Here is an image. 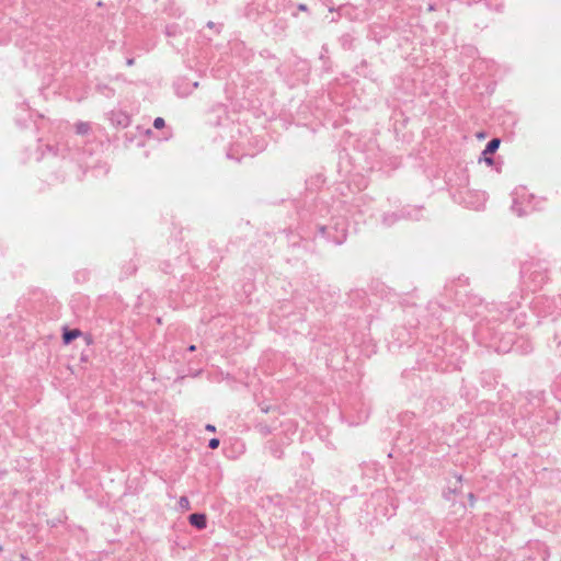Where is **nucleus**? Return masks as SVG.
Listing matches in <instances>:
<instances>
[{"label":"nucleus","instance_id":"1","mask_svg":"<svg viewBox=\"0 0 561 561\" xmlns=\"http://www.w3.org/2000/svg\"><path fill=\"white\" fill-rule=\"evenodd\" d=\"M190 524L198 529H204L207 525V518L205 514L194 513L188 517Z\"/></svg>","mask_w":561,"mask_h":561},{"label":"nucleus","instance_id":"2","mask_svg":"<svg viewBox=\"0 0 561 561\" xmlns=\"http://www.w3.org/2000/svg\"><path fill=\"white\" fill-rule=\"evenodd\" d=\"M82 332L79 329L65 330L62 334V341L66 345L72 342L75 339L80 337Z\"/></svg>","mask_w":561,"mask_h":561},{"label":"nucleus","instance_id":"3","mask_svg":"<svg viewBox=\"0 0 561 561\" xmlns=\"http://www.w3.org/2000/svg\"><path fill=\"white\" fill-rule=\"evenodd\" d=\"M500 139L497 138H494L492 139L485 147V149L483 150V154L486 156V154H491V153H494L497 148L500 147Z\"/></svg>","mask_w":561,"mask_h":561},{"label":"nucleus","instance_id":"4","mask_svg":"<svg viewBox=\"0 0 561 561\" xmlns=\"http://www.w3.org/2000/svg\"><path fill=\"white\" fill-rule=\"evenodd\" d=\"M178 508L181 512H187L191 510V502L186 496H181L178 501Z\"/></svg>","mask_w":561,"mask_h":561},{"label":"nucleus","instance_id":"5","mask_svg":"<svg viewBox=\"0 0 561 561\" xmlns=\"http://www.w3.org/2000/svg\"><path fill=\"white\" fill-rule=\"evenodd\" d=\"M90 129V126L88 123H79L76 125L77 134L79 135H85Z\"/></svg>","mask_w":561,"mask_h":561},{"label":"nucleus","instance_id":"6","mask_svg":"<svg viewBox=\"0 0 561 561\" xmlns=\"http://www.w3.org/2000/svg\"><path fill=\"white\" fill-rule=\"evenodd\" d=\"M165 125L164 119L162 117H157L153 122V126L158 129L163 128Z\"/></svg>","mask_w":561,"mask_h":561},{"label":"nucleus","instance_id":"7","mask_svg":"<svg viewBox=\"0 0 561 561\" xmlns=\"http://www.w3.org/2000/svg\"><path fill=\"white\" fill-rule=\"evenodd\" d=\"M218 446H219V439H217V438H211V439L209 440V447H210L211 449H216Z\"/></svg>","mask_w":561,"mask_h":561},{"label":"nucleus","instance_id":"8","mask_svg":"<svg viewBox=\"0 0 561 561\" xmlns=\"http://www.w3.org/2000/svg\"><path fill=\"white\" fill-rule=\"evenodd\" d=\"M87 345H91L93 343V339L90 334L84 336Z\"/></svg>","mask_w":561,"mask_h":561},{"label":"nucleus","instance_id":"9","mask_svg":"<svg viewBox=\"0 0 561 561\" xmlns=\"http://www.w3.org/2000/svg\"><path fill=\"white\" fill-rule=\"evenodd\" d=\"M484 161H485V163H486L488 165H493V162H494L492 158H489V157H486V156L484 157Z\"/></svg>","mask_w":561,"mask_h":561},{"label":"nucleus","instance_id":"10","mask_svg":"<svg viewBox=\"0 0 561 561\" xmlns=\"http://www.w3.org/2000/svg\"><path fill=\"white\" fill-rule=\"evenodd\" d=\"M206 430L209 431V432H215L216 431V427L211 424H207L206 425Z\"/></svg>","mask_w":561,"mask_h":561},{"label":"nucleus","instance_id":"11","mask_svg":"<svg viewBox=\"0 0 561 561\" xmlns=\"http://www.w3.org/2000/svg\"><path fill=\"white\" fill-rule=\"evenodd\" d=\"M477 137L480 138V139H483L485 137V135L483 133H480V134L477 135Z\"/></svg>","mask_w":561,"mask_h":561},{"label":"nucleus","instance_id":"12","mask_svg":"<svg viewBox=\"0 0 561 561\" xmlns=\"http://www.w3.org/2000/svg\"><path fill=\"white\" fill-rule=\"evenodd\" d=\"M191 352L195 351V345H191L188 348Z\"/></svg>","mask_w":561,"mask_h":561},{"label":"nucleus","instance_id":"13","mask_svg":"<svg viewBox=\"0 0 561 561\" xmlns=\"http://www.w3.org/2000/svg\"><path fill=\"white\" fill-rule=\"evenodd\" d=\"M474 496L472 494L469 495V501L473 502Z\"/></svg>","mask_w":561,"mask_h":561}]
</instances>
